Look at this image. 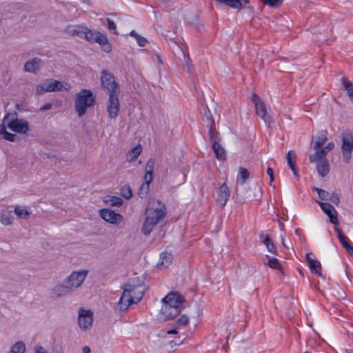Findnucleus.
I'll list each match as a JSON object with an SVG mask.
<instances>
[{
  "mask_svg": "<svg viewBox=\"0 0 353 353\" xmlns=\"http://www.w3.org/2000/svg\"><path fill=\"white\" fill-rule=\"evenodd\" d=\"M100 81L102 88L107 91L108 94L107 101L108 116L111 119H115L119 114L120 108L119 101V85L116 82L113 74L106 70H103L101 72Z\"/></svg>",
  "mask_w": 353,
  "mask_h": 353,
  "instance_id": "nucleus-1",
  "label": "nucleus"
},
{
  "mask_svg": "<svg viewBox=\"0 0 353 353\" xmlns=\"http://www.w3.org/2000/svg\"><path fill=\"white\" fill-rule=\"evenodd\" d=\"M146 290L143 281L139 278H132L125 285L123 294L118 303L119 310H126L132 303H139Z\"/></svg>",
  "mask_w": 353,
  "mask_h": 353,
  "instance_id": "nucleus-2",
  "label": "nucleus"
},
{
  "mask_svg": "<svg viewBox=\"0 0 353 353\" xmlns=\"http://www.w3.org/2000/svg\"><path fill=\"white\" fill-rule=\"evenodd\" d=\"M158 207H148L145 211V218L141 228V232L145 235H149L153 228L163 219L166 214V209L163 205L158 201Z\"/></svg>",
  "mask_w": 353,
  "mask_h": 353,
  "instance_id": "nucleus-3",
  "label": "nucleus"
},
{
  "mask_svg": "<svg viewBox=\"0 0 353 353\" xmlns=\"http://www.w3.org/2000/svg\"><path fill=\"white\" fill-rule=\"evenodd\" d=\"M96 97L91 90L82 89L76 94L74 109L78 116L81 117L87 108L92 107L95 103Z\"/></svg>",
  "mask_w": 353,
  "mask_h": 353,
  "instance_id": "nucleus-4",
  "label": "nucleus"
},
{
  "mask_svg": "<svg viewBox=\"0 0 353 353\" xmlns=\"http://www.w3.org/2000/svg\"><path fill=\"white\" fill-rule=\"evenodd\" d=\"M10 130L18 134H27L30 131V125L27 120L19 119L17 112L7 113L3 119Z\"/></svg>",
  "mask_w": 353,
  "mask_h": 353,
  "instance_id": "nucleus-5",
  "label": "nucleus"
},
{
  "mask_svg": "<svg viewBox=\"0 0 353 353\" xmlns=\"http://www.w3.org/2000/svg\"><path fill=\"white\" fill-rule=\"evenodd\" d=\"M71 88V85L66 83L62 82L52 79H47L46 81L37 86V92L42 94L46 92H56L65 90L68 91Z\"/></svg>",
  "mask_w": 353,
  "mask_h": 353,
  "instance_id": "nucleus-6",
  "label": "nucleus"
},
{
  "mask_svg": "<svg viewBox=\"0 0 353 353\" xmlns=\"http://www.w3.org/2000/svg\"><path fill=\"white\" fill-rule=\"evenodd\" d=\"M342 138V154L345 163H348L353 151V132L345 131L341 134Z\"/></svg>",
  "mask_w": 353,
  "mask_h": 353,
  "instance_id": "nucleus-7",
  "label": "nucleus"
},
{
  "mask_svg": "<svg viewBox=\"0 0 353 353\" xmlns=\"http://www.w3.org/2000/svg\"><path fill=\"white\" fill-rule=\"evenodd\" d=\"M88 274V270H79L72 272L64 281L72 291L81 286Z\"/></svg>",
  "mask_w": 353,
  "mask_h": 353,
  "instance_id": "nucleus-8",
  "label": "nucleus"
},
{
  "mask_svg": "<svg viewBox=\"0 0 353 353\" xmlns=\"http://www.w3.org/2000/svg\"><path fill=\"white\" fill-rule=\"evenodd\" d=\"M85 39L90 42L98 43L105 52L111 51V46L108 43L106 36L99 32L90 30L85 36Z\"/></svg>",
  "mask_w": 353,
  "mask_h": 353,
  "instance_id": "nucleus-9",
  "label": "nucleus"
},
{
  "mask_svg": "<svg viewBox=\"0 0 353 353\" xmlns=\"http://www.w3.org/2000/svg\"><path fill=\"white\" fill-rule=\"evenodd\" d=\"M93 323V313L90 310L80 308L79 310L78 324L79 327L85 331L90 329Z\"/></svg>",
  "mask_w": 353,
  "mask_h": 353,
  "instance_id": "nucleus-10",
  "label": "nucleus"
},
{
  "mask_svg": "<svg viewBox=\"0 0 353 353\" xmlns=\"http://www.w3.org/2000/svg\"><path fill=\"white\" fill-rule=\"evenodd\" d=\"M163 303L171 305L173 307H177L180 311L184 307L185 299L177 292H170L162 300Z\"/></svg>",
  "mask_w": 353,
  "mask_h": 353,
  "instance_id": "nucleus-11",
  "label": "nucleus"
},
{
  "mask_svg": "<svg viewBox=\"0 0 353 353\" xmlns=\"http://www.w3.org/2000/svg\"><path fill=\"white\" fill-rule=\"evenodd\" d=\"M99 214L105 221L114 225H119L123 220L120 214L108 208L100 210Z\"/></svg>",
  "mask_w": 353,
  "mask_h": 353,
  "instance_id": "nucleus-12",
  "label": "nucleus"
},
{
  "mask_svg": "<svg viewBox=\"0 0 353 353\" xmlns=\"http://www.w3.org/2000/svg\"><path fill=\"white\" fill-rule=\"evenodd\" d=\"M90 30L80 24H70L67 26L65 29V33L69 36L77 37L85 39V36L88 34Z\"/></svg>",
  "mask_w": 353,
  "mask_h": 353,
  "instance_id": "nucleus-13",
  "label": "nucleus"
},
{
  "mask_svg": "<svg viewBox=\"0 0 353 353\" xmlns=\"http://www.w3.org/2000/svg\"><path fill=\"white\" fill-rule=\"evenodd\" d=\"M252 101L254 103L256 114L260 117L265 123L268 122L266 106L261 97L256 94H252Z\"/></svg>",
  "mask_w": 353,
  "mask_h": 353,
  "instance_id": "nucleus-14",
  "label": "nucleus"
},
{
  "mask_svg": "<svg viewBox=\"0 0 353 353\" xmlns=\"http://www.w3.org/2000/svg\"><path fill=\"white\" fill-rule=\"evenodd\" d=\"M230 195V191L226 183H223L216 191V201L217 204L223 208L225 206Z\"/></svg>",
  "mask_w": 353,
  "mask_h": 353,
  "instance_id": "nucleus-15",
  "label": "nucleus"
},
{
  "mask_svg": "<svg viewBox=\"0 0 353 353\" xmlns=\"http://www.w3.org/2000/svg\"><path fill=\"white\" fill-rule=\"evenodd\" d=\"M323 211L328 216L330 221L334 225H339L337 212L334 208L329 203L319 202Z\"/></svg>",
  "mask_w": 353,
  "mask_h": 353,
  "instance_id": "nucleus-16",
  "label": "nucleus"
},
{
  "mask_svg": "<svg viewBox=\"0 0 353 353\" xmlns=\"http://www.w3.org/2000/svg\"><path fill=\"white\" fill-rule=\"evenodd\" d=\"M334 147L332 142L329 143L325 148H321L319 150L316 151L314 154L309 156L310 163L316 162L318 160H321L325 158L327 153L332 150Z\"/></svg>",
  "mask_w": 353,
  "mask_h": 353,
  "instance_id": "nucleus-17",
  "label": "nucleus"
},
{
  "mask_svg": "<svg viewBox=\"0 0 353 353\" xmlns=\"http://www.w3.org/2000/svg\"><path fill=\"white\" fill-rule=\"evenodd\" d=\"M42 60L38 57H34L27 61L23 66V71L30 73H36L42 65Z\"/></svg>",
  "mask_w": 353,
  "mask_h": 353,
  "instance_id": "nucleus-18",
  "label": "nucleus"
},
{
  "mask_svg": "<svg viewBox=\"0 0 353 353\" xmlns=\"http://www.w3.org/2000/svg\"><path fill=\"white\" fill-rule=\"evenodd\" d=\"M72 292L69 286L63 283V284L56 285L51 291V297L57 299L61 296H65Z\"/></svg>",
  "mask_w": 353,
  "mask_h": 353,
  "instance_id": "nucleus-19",
  "label": "nucleus"
},
{
  "mask_svg": "<svg viewBox=\"0 0 353 353\" xmlns=\"http://www.w3.org/2000/svg\"><path fill=\"white\" fill-rule=\"evenodd\" d=\"M161 312L165 319H171L175 318L181 311L177 307H173L171 305L163 303Z\"/></svg>",
  "mask_w": 353,
  "mask_h": 353,
  "instance_id": "nucleus-20",
  "label": "nucleus"
},
{
  "mask_svg": "<svg viewBox=\"0 0 353 353\" xmlns=\"http://www.w3.org/2000/svg\"><path fill=\"white\" fill-rule=\"evenodd\" d=\"M172 259L171 253L163 252L160 254V259L157 265L159 268L165 269L172 263Z\"/></svg>",
  "mask_w": 353,
  "mask_h": 353,
  "instance_id": "nucleus-21",
  "label": "nucleus"
},
{
  "mask_svg": "<svg viewBox=\"0 0 353 353\" xmlns=\"http://www.w3.org/2000/svg\"><path fill=\"white\" fill-rule=\"evenodd\" d=\"M316 169L319 174L323 177L325 176L330 172V165L326 159L319 160Z\"/></svg>",
  "mask_w": 353,
  "mask_h": 353,
  "instance_id": "nucleus-22",
  "label": "nucleus"
},
{
  "mask_svg": "<svg viewBox=\"0 0 353 353\" xmlns=\"http://www.w3.org/2000/svg\"><path fill=\"white\" fill-rule=\"evenodd\" d=\"M212 148L218 160L223 161L225 159V150L217 141H214Z\"/></svg>",
  "mask_w": 353,
  "mask_h": 353,
  "instance_id": "nucleus-23",
  "label": "nucleus"
},
{
  "mask_svg": "<svg viewBox=\"0 0 353 353\" xmlns=\"http://www.w3.org/2000/svg\"><path fill=\"white\" fill-rule=\"evenodd\" d=\"M8 128L7 125L2 121V123L0 125V134L2 135L3 138L5 140L14 142L17 139V135L9 132L7 131L6 128Z\"/></svg>",
  "mask_w": 353,
  "mask_h": 353,
  "instance_id": "nucleus-24",
  "label": "nucleus"
},
{
  "mask_svg": "<svg viewBox=\"0 0 353 353\" xmlns=\"http://www.w3.org/2000/svg\"><path fill=\"white\" fill-rule=\"evenodd\" d=\"M142 148L141 145H138L130 150L126 155V159L129 162L135 161L140 155Z\"/></svg>",
  "mask_w": 353,
  "mask_h": 353,
  "instance_id": "nucleus-25",
  "label": "nucleus"
},
{
  "mask_svg": "<svg viewBox=\"0 0 353 353\" xmlns=\"http://www.w3.org/2000/svg\"><path fill=\"white\" fill-rule=\"evenodd\" d=\"M342 84L347 92V94L353 103V84L347 78L343 77L341 79Z\"/></svg>",
  "mask_w": 353,
  "mask_h": 353,
  "instance_id": "nucleus-26",
  "label": "nucleus"
},
{
  "mask_svg": "<svg viewBox=\"0 0 353 353\" xmlns=\"http://www.w3.org/2000/svg\"><path fill=\"white\" fill-rule=\"evenodd\" d=\"M221 3H223L225 5L233 8H240L242 6V3H248V0H216Z\"/></svg>",
  "mask_w": 353,
  "mask_h": 353,
  "instance_id": "nucleus-27",
  "label": "nucleus"
},
{
  "mask_svg": "<svg viewBox=\"0 0 353 353\" xmlns=\"http://www.w3.org/2000/svg\"><path fill=\"white\" fill-rule=\"evenodd\" d=\"M14 217L10 211H3L1 214V222L3 225H11Z\"/></svg>",
  "mask_w": 353,
  "mask_h": 353,
  "instance_id": "nucleus-28",
  "label": "nucleus"
},
{
  "mask_svg": "<svg viewBox=\"0 0 353 353\" xmlns=\"http://www.w3.org/2000/svg\"><path fill=\"white\" fill-rule=\"evenodd\" d=\"M130 35L136 39L138 45L141 47H144L148 43L147 39L139 34L135 30H132Z\"/></svg>",
  "mask_w": 353,
  "mask_h": 353,
  "instance_id": "nucleus-29",
  "label": "nucleus"
},
{
  "mask_svg": "<svg viewBox=\"0 0 353 353\" xmlns=\"http://www.w3.org/2000/svg\"><path fill=\"white\" fill-rule=\"evenodd\" d=\"M327 141V137L325 132L321 133V134L317 138V140L314 143L313 148L317 151L319 150L322 146L324 145L325 141Z\"/></svg>",
  "mask_w": 353,
  "mask_h": 353,
  "instance_id": "nucleus-30",
  "label": "nucleus"
},
{
  "mask_svg": "<svg viewBox=\"0 0 353 353\" xmlns=\"http://www.w3.org/2000/svg\"><path fill=\"white\" fill-rule=\"evenodd\" d=\"M26 347L23 343L17 342L13 345L8 353H24Z\"/></svg>",
  "mask_w": 353,
  "mask_h": 353,
  "instance_id": "nucleus-31",
  "label": "nucleus"
},
{
  "mask_svg": "<svg viewBox=\"0 0 353 353\" xmlns=\"http://www.w3.org/2000/svg\"><path fill=\"white\" fill-rule=\"evenodd\" d=\"M14 213L17 216L23 219H26L30 214L26 209H23L20 206L15 207Z\"/></svg>",
  "mask_w": 353,
  "mask_h": 353,
  "instance_id": "nucleus-32",
  "label": "nucleus"
},
{
  "mask_svg": "<svg viewBox=\"0 0 353 353\" xmlns=\"http://www.w3.org/2000/svg\"><path fill=\"white\" fill-rule=\"evenodd\" d=\"M309 268L311 269L312 271H314L315 273H316L319 276H321V265L319 261L314 260L310 264H308Z\"/></svg>",
  "mask_w": 353,
  "mask_h": 353,
  "instance_id": "nucleus-33",
  "label": "nucleus"
},
{
  "mask_svg": "<svg viewBox=\"0 0 353 353\" xmlns=\"http://www.w3.org/2000/svg\"><path fill=\"white\" fill-rule=\"evenodd\" d=\"M342 245L345 248L347 252L353 255V248L351 246V245L348 242V239L345 236H341L339 239Z\"/></svg>",
  "mask_w": 353,
  "mask_h": 353,
  "instance_id": "nucleus-34",
  "label": "nucleus"
},
{
  "mask_svg": "<svg viewBox=\"0 0 353 353\" xmlns=\"http://www.w3.org/2000/svg\"><path fill=\"white\" fill-rule=\"evenodd\" d=\"M149 189L150 185L143 183L139 189L138 194L141 198H144L148 195Z\"/></svg>",
  "mask_w": 353,
  "mask_h": 353,
  "instance_id": "nucleus-35",
  "label": "nucleus"
},
{
  "mask_svg": "<svg viewBox=\"0 0 353 353\" xmlns=\"http://www.w3.org/2000/svg\"><path fill=\"white\" fill-rule=\"evenodd\" d=\"M105 201L110 203L112 206H120L122 205L123 199L117 196H109V199Z\"/></svg>",
  "mask_w": 353,
  "mask_h": 353,
  "instance_id": "nucleus-36",
  "label": "nucleus"
},
{
  "mask_svg": "<svg viewBox=\"0 0 353 353\" xmlns=\"http://www.w3.org/2000/svg\"><path fill=\"white\" fill-rule=\"evenodd\" d=\"M239 175L241 176V183H245L246 180L249 178V172L248 170L243 167H240L239 170Z\"/></svg>",
  "mask_w": 353,
  "mask_h": 353,
  "instance_id": "nucleus-37",
  "label": "nucleus"
},
{
  "mask_svg": "<svg viewBox=\"0 0 353 353\" xmlns=\"http://www.w3.org/2000/svg\"><path fill=\"white\" fill-rule=\"evenodd\" d=\"M121 194L125 199H129L132 196V192L129 186L124 185L121 189Z\"/></svg>",
  "mask_w": 353,
  "mask_h": 353,
  "instance_id": "nucleus-38",
  "label": "nucleus"
},
{
  "mask_svg": "<svg viewBox=\"0 0 353 353\" xmlns=\"http://www.w3.org/2000/svg\"><path fill=\"white\" fill-rule=\"evenodd\" d=\"M314 190L317 192L319 196L322 200H328L330 193L319 188H314Z\"/></svg>",
  "mask_w": 353,
  "mask_h": 353,
  "instance_id": "nucleus-39",
  "label": "nucleus"
},
{
  "mask_svg": "<svg viewBox=\"0 0 353 353\" xmlns=\"http://www.w3.org/2000/svg\"><path fill=\"white\" fill-rule=\"evenodd\" d=\"M295 158H296V155L292 151H289L288 152L287 161H288V164L290 166V168L295 166L296 162H295V161H293V159H295Z\"/></svg>",
  "mask_w": 353,
  "mask_h": 353,
  "instance_id": "nucleus-40",
  "label": "nucleus"
},
{
  "mask_svg": "<svg viewBox=\"0 0 353 353\" xmlns=\"http://www.w3.org/2000/svg\"><path fill=\"white\" fill-rule=\"evenodd\" d=\"M261 1L270 7H279L282 3V0H261Z\"/></svg>",
  "mask_w": 353,
  "mask_h": 353,
  "instance_id": "nucleus-41",
  "label": "nucleus"
},
{
  "mask_svg": "<svg viewBox=\"0 0 353 353\" xmlns=\"http://www.w3.org/2000/svg\"><path fill=\"white\" fill-rule=\"evenodd\" d=\"M214 130H215V124L214 121H212V123L210 124V127L209 129V137L211 142L212 144L214 143V141H216V136L214 135Z\"/></svg>",
  "mask_w": 353,
  "mask_h": 353,
  "instance_id": "nucleus-42",
  "label": "nucleus"
},
{
  "mask_svg": "<svg viewBox=\"0 0 353 353\" xmlns=\"http://www.w3.org/2000/svg\"><path fill=\"white\" fill-rule=\"evenodd\" d=\"M268 265H269V267L273 269H281V264L279 260L275 258L270 259L268 262Z\"/></svg>",
  "mask_w": 353,
  "mask_h": 353,
  "instance_id": "nucleus-43",
  "label": "nucleus"
},
{
  "mask_svg": "<svg viewBox=\"0 0 353 353\" xmlns=\"http://www.w3.org/2000/svg\"><path fill=\"white\" fill-rule=\"evenodd\" d=\"M154 168V161L152 159H149L145 165V172H153Z\"/></svg>",
  "mask_w": 353,
  "mask_h": 353,
  "instance_id": "nucleus-44",
  "label": "nucleus"
},
{
  "mask_svg": "<svg viewBox=\"0 0 353 353\" xmlns=\"http://www.w3.org/2000/svg\"><path fill=\"white\" fill-rule=\"evenodd\" d=\"M328 200L336 205L339 204L340 202L339 196L338 194L335 192H332V194H330Z\"/></svg>",
  "mask_w": 353,
  "mask_h": 353,
  "instance_id": "nucleus-45",
  "label": "nucleus"
},
{
  "mask_svg": "<svg viewBox=\"0 0 353 353\" xmlns=\"http://www.w3.org/2000/svg\"><path fill=\"white\" fill-rule=\"evenodd\" d=\"M189 323V318L186 315L181 316L177 321V323L181 325H187Z\"/></svg>",
  "mask_w": 353,
  "mask_h": 353,
  "instance_id": "nucleus-46",
  "label": "nucleus"
},
{
  "mask_svg": "<svg viewBox=\"0 0 353 353\" xmlns=\"http://www.w3.org/2000/svg\"><path fill=\"white\" fill-rule=\"evenodd\" d=\"M152 180V172H145L144 175V182L143 183H147L150 185Z\"/></svg>",
  "mask_w": 353,
  "mask_h": 353,
  "instance_id": "nucleus-47",
  "label": "nucleus"
},
{
  "mask_svg": "<svg viewBox=\"0 0 353 353\" xmlns=\"http://www.w3.org/2000/svg\"><path fill=\"white\" fill-rule=\"evenodd\" d=\"M261 239H263V243L266 247L267 245H270L271 243H273L271 239L268 235H264L263 234H262L261 235Z\"/></svg>",
  "mask_w": 353,
  "mask_h": 353,
  "instance_id": "nucleus-48",
  "label": "nucleus"
},
{
  "mask_svg": "<svg viewBox=\"0 0 353 353\" xmlns=\"http://www.w3.org/2000/svg\"><path fill=\"white\" fill-rule=\"evenodd\" d=\"M266 248L268 252H270V253L276 254V249L275 245L273 243H271L270 245H267Z\"/></svg>",
  "mask_w": 353,
  "mask_h": 353,
  "instance_id": "nucleus-49",
  "label": "nucleus"
},
{
  "mask_svg": "<svg viewBox=\"0 0 353 353\" xmlns=\"http://www.w3.org/2000/svg\"><path fill=\"white\" fill-rule=\"evenodd\" d=\"M267 174L270 176V183L274 181V171L271 168H268L267 169Z\"/></svg>",
  "mask_w": 353,
  "mask_h": 353,
  "instance_id": "nucleus-50",
  "label": "nucleus"
},
{
  "mask_svg": "<svg viewBox=\"0 0 353 353\" xmlns=\"http://www.w3.org/2000/svg\"><path fill=\"white\" fill-rule=\"evenodd\" d=\"M34 352L35 353H48L46 350L40 345L34 347Z\"/></svg>",
  "mask_w": 353,
  "mask_h": 353,
  "instance_id": "nucleus-51",
  "label": "nucleus"
},
{
  "mask_svg": "<svg viewBox=\"0 0 353 353\" xmlns=\"http://www.w3.org/2000/svg\"><path fill=\"white\" fill-rule=\"evenodd\" d=\"M337 225H335L334 229H335L336 232H337L338 238L339 239L341 236H343L345 235L343 234L341 229L339 228V227H337Z\"/></svg>",
  "mask_w": 353,
  "mask_h": 353,
  "instance_id": "nucleus-52",
  "label": "nucleus"
},
{
  "mask_svg": "<svg viewBox=\"0 0 353 353\" xmlns=\"http://www.w3.org/2000/svg\"><path fill=\"white\" fill-rule=\"evenodd\" d=\"M51 108H52V104L50 103H48L45 104L44 105H43L40 108V110L41 111H45V110H50Z\"/></svg>",
  "mask_w": 353,
  "mask_h": 353,
  "instance_id": "nucleus-53",
  "label": "nucleus"
},
{
  "mask_svg": "<svg viewBox=\"0 0 353 353\" xmlns=\"http://www.w3.org/2000/svg\"><path fill=\"white\" fill-rule=\"evenodd\" d=\"M255 188L257 190V194H254V197H256V198H261V195H262V191H261V189L258 187V185H256L255 186Z\"/></svg>",
  "mask_w": 353,
  "mask_h": 353,
  "instance_id": "nucleus-54",
  "label": "nucleus"
},
{
  "mask_svg": "<svg viewBox=\"0 0 353 353\" xmlns=\"http://www.w3.org/2000/svg\"><path fill=\"white\" fill-rule=\"evenodd\" d=\"M204 114H205L207 119L210 120V122L212 123V121H213L212 116L211 113L210 112L209 110H205Z\"/></svg>",
  "mask_w": 353,
  "mask_h": 353,
  "instance_id": "nucleus-55",
  "label": "nucleus"
},
{
  "mask_svg": "<svg viewBox=\"0 0 353 353\" xmlns=\"http://www.w3.org/2000/svg\"><path fill=\"white\" fill-rule=\"evenodd\" d=\"M311 255H312L311 253H308L306 255V260H307L308 264H310V263H312V261H314L315 260L314 259H312L311 257Z\"/></svg>",
  "mask_w": 353,
  "mask_h": 353,
  "instance_id": "nucleus-56",
  "label": "nucleus"
},
{
  "mask_svg": "<svg viewBox=\"0 0 353 353\" xmlns=\"http://www.w3.org/2000/svg\"><path fill=\"white\" fill-rule=\"evenodd\" d=\"M177 333H178V332L176 329L170 330L166 332V334H175Z\"/></svg>",
  "mask_w": 353,
  "mask_h": 353,
  "instance_id": "nucleus-57",
  "label": "nucleus"
},
{
  "mask_svg": "<svg viewBox=\"0 0 353 353\" xmlns=\"http://www.w3.org/2000/svg\"><path fill=\"white\" fill-rule=\"evenodd\" d=\"M292 171L293 172V174L296 176V177H299V174H298V170L296 168V166H294V167H292L290 168Z\"/></svg>",
  "mask_w": 353,
  "mask_h": 353,
  "instance_id": "nucleus-58",
  "label": "nucleus"
},
{
  "mask_svg": "<svg viewBox=\"0 0 353 353\" xmlns=\"http://www.w3.org/2000/svg\"><path fill=\"white\" fill-rule=\"evenodd\" d=\"M83 353H90V348L88 346H84L82 349Z\"/></svg>",
  "mask_w": 353,
  "mask_h": 353,
  "instance_id": "nucleus-59",
  "label": "nucleus"
},
{
  "mask_svg": "<svg viewBox=\"0 0 353 353\" xmlns=\"http://www.w3.org/2000/svg\"><path fill=\"white\" fill-rule=\"evenodd\" d=\"M108 28H109V29H114L115 23H108Z\"/></svg>",
  "mask_w": 353,
  "mask_h": 353,
  "instance_id": "nucleus-60",
  "label": "nucleus"
},
{
  "mask_svg": "<svg viewBox=\"0 0 353 353\" xmlns=\"http://www.w3.org/2000/svg\"><path fill=\"white\" fill-rule=\"evenodd\" d=\"M157 59H158V61H159L161 64H163V61H162L161 58L160 57V56L157 54Z\"/></svg>",
  "mask_w": 353,
  "mask_h": 353,
  "instance_id": "nucleus-61",
  "label": "nucleus"
},
{
  "mask_svg": "<svg viewBox=\"0 0 353 353\" xmlns=\"http://www.w3.org/2000/svg\"><path fill=\"white\" fill-rule=\"evenodd\" d=\"M106 20H107V22L110 23V22H113V21L114 20V19H112V18H110V17H107V18H106Z\"/></svg>",
  "mask_w": 353,
  "mask_h": 353,
  "instance_id": "nucleus-62",
  "label": "nucleus"
},
{
  "mask_svg": "<svg viewBox=\"0 0 353 353\" xmlns=\"http://www.w3.org/2000/svg\"><path fill=\"white\" fill-rule=\"evenodd\" d=\"M283 241V242H282V243H283V246H284V247H285L286 248H288V246L287 245V243H285V242H284V240H283V241Z\"/></svg>",
  "mask_w": 353,
  "mask_h": 353,
  "instance_id": "nucleus-63",
  "label": "nucleus"
},
{
  "mask_svg": "<svg viewBox=\"0 0 353 353\" xmlns=\"http://www.w3.org/2000/svg\"><path fill=\"white\" fill-rule=\"evenodd\" d=\"M283 241V242H282V243H283V246H284V247H285L286 248H288V246L287 245V243H285V242H284V240H283V241Z\"/></svg>",
  "mask_w": 353,
  "mask_h": 353,
  "instance_id": "nucleus-64",
  "label": "nucleus"
}]
</instances>
